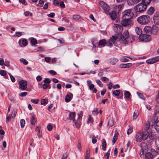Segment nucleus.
Instances as JSON below:
<instances>
[{
    "instance_id": "1",
    "label": "nucleus",
    "mask_w": 159,
    "mask_h": 159,
    "mask_svg": "<svg viewBox=\"0 0 159 159\" xmlns=\"http://www.w3.org/2000/svg\"><path fill=\"white\" fill-rule=\"evenodd\" d=\"M115 36L117 41L121 43L126 44L129 37V34L128 30H125L122 34H118Z\"/></svg>"
},
{
    "instance_id": "2",
    "label": "nucleus",
    "mask_w": 159,
    "mask_h": 159,
    "mask_svg": "<svg viewBox=\"0 0 159 159\" xmlns=\"http://www.w3.org/2000/svg\"><path fill=\"white\" fill-rule=\"evenodd\" d=\"M150 17L147 15H143L139 17L137 19V21L141 25H145L148 24L150 21Z\"/></svg>"
},
{
    "instance_id": "3",
    "label": "nucleus",
    "mask_w": 159,
    "mask_h": 159,
    "mask_svg": "<svg viewBox=\"0 0 159 159\" xmlns=\"http://www.w3.org/2000/svg\"><path fill=\"white\" fill-rule=\"evenodd\" d=\"M147 7V4L141 2L134 7V10L136 12H142L145 10Z\"/></svg>"
},
{
    "instance_id": "4",
    "label": "nucleus",
    "mask_w": 159,
    "mask_h": 159,
    "mask_svg": "<svg viewBox=\"0 0 159 159\" xmlns=\"http://www.w3.org/2000/svg\"><path fill=\"white\" fill-rule=\"evenodd\" d=\"M134 16V13L132 12L130 9L125 10L124 12V14L122 16V19H126L127 20H130Z\"/></svg>"
},
{
    "instance_id": "5",
    "label": "nucleus",
    "mask_w": 159,
    "mask_h": 159,
    "mask_svg": "<svg viewBox=\"0 0 159 159\" xmlns=\"http://www.w3.org/2000/svg\"><path fill=\"white\" fill-rule=\"evenodd\" d=\"M139 39L141 41L148 42L151 40V36L150 35L147 34H143L139 36Z\"/></svg>"
},
{
    "instance_id": "6",
    "label": "nucleus",
    "mask_w": 159,
    "mask_h": 159,
    "mask_svg": "<svg viewBox=\"0 0 159 159\" xmlns=\"http://www.w3.org/2000/svg\"><path fill=\"white\" fill-rule=\"evenodd\" d=\"M19 89L22 90H25L27 88V82L23 80H20L19 83Z\"/></svg>"
},
{
    "instance_id": "7",
    "label": "nucleus",
    "mask_w": 159,
    "mask_h": 159,
    "mask_svg": "<svg viewBox=\"0 0 159 159\" xmlns=\"http://www.w3.org/2000/svg\"><path fill=\"white\" fill-rule=\"evenodd\" d=\"M121 24L122 25L125 26L128 25H131L133 24V23L130 20L122 19V20L121 22Z\"/></svg>"
},
{
    "instance_id": "8",
    "label": "nucleus",
    "mask_w": 159,
    "mask_h": 159,
    "mask_svg": "<svg viewBox=\"0 0 159 159\" xmlns=\"http://www.w3.org/2000/svg\"><path fill=\"white\" fill-rule=\"evenodd\" d=\"M117 40L115 35H112L111 37L106 42V44L107 46L112 47L113 45L112 43H114Z\"/></svg>"
},
{
    "instance_id": "9",
    "label": "nucleus",
    "mask_w": 159,
    "mask_h": 159,
    "mask_svg": "<svg viewBox=\"0 0 159 159\" xmlns=\"http://www.w3.org/2000/svg\"><path fill=\"white\" fill-rule=\"evenodd\" d=\"M99 4L106 13H107L108 12L109 9V7L104 2L102 1L100 2Z\"/></svg>"
},
{
    "instance_id": "10",
    "label": "nucleus",
    "mask_w": 159,
    "mask_h": 159,
    "mask_svg": "<svg viewBox=\"0 0 159 159\" xmlns=\"http://www.w3.org/2000/svg\"><path fill=\"white\" fill-rule=\"evenodd\" d=\"M159 61V56L155 57L152 59L147 60L146 62L148 64H152Z\"/></svg>"
},
{
    "instance_id": "11",
    "label": "nucleus",
    "mask_w": 159,
    "mask_h": 159,
    "mask_svg": "<svg viewBox=\"0 0 159 159\" xmlns=\"http://www.w3.org/2000/svg\"><path fill=\"white\" fill-rule=\"evenodd\" d=\"M154 23L156 25L159 24V14L155 13L153 17Z\"/></svg>"
},
{
    "instance_id": "12",
    "label": "nucleus",
    "mask_w": 159,
    "mask_h": 159,
    "mask_svg": "<svg viewBox=\"0 0 159 159\" xmlns=\"http://www.w3.org/2000/svg\"><path fill=\"white\" fill-rule=\"evenodd\" d=\"M108 120L107 126L109 127H112L114 124V121L113 118L111 116H109L108 118Z\"/></svg>"
},
{
    "instance_id": "13",
    "label": "nucleus",
    "mask_w": 159,
    "mask_h": 159,
    "mask_svg": "<svg viewBox=\"0 0 159 159\" xmlns=\"http://www.w3.org/2000/svg\"><path fill=\"white\" fill-rule=\"evenodd\" d=\"M136 139L139 142H141L143 140L142 135V133L141 132H139L136 134Z\"/></svg>"
},
{
    "instance_id": "14",
    "label": "nucleus",
    "mask_w": 159,
    "mask_h": 159,
    "mask_svg": "<svg viewBox=\"0 0 159 159\" xmlns=\"http://www.w3.org/2000/svg\"><path fill=\"white\" fill-rule=\"evenodd\" d=\"M144 31L147 33L151 34L152 33V27L150 26H146L144 28Z\"/></svg>"
},
{
    "instance_id": "15",
    "label": "nucleus",
    "mask_w": 159,
    "mask_h": 159,
    "mask_svg": "<svg viewBox=\"0 0 159 159\" xmlns=\"http://www.w3.org/2000/svg\"><path fill=\"white\" fill-rule=\"evenodd\" d=\"M109 15L111 18L113 20H115L117 17L116 12L114 11L110 12Z\"/></svg>"
},
{
    "instance_id": "16",
    "label": "nucleus",
    "mask_w": 159,
    "mask_h": 159,
    "mask_svg": "<svg viewBox=\"0 0 159 159\" xmlns=\"http://www.w3.org/2000/svg\"><path fill=\"white\" fill-rule=\"evenodd\" d=\"M148 131H146L142 133V135L143 140H145L148 137Z\"/></svg>"
},
{
    "instance_id": "17",
    "label": "nucleus",
    "mask_w": 159,
    "mask_h": 159,
    "mask_svg": "<svg viewBox=\"0 0 159 159\" xmlns=\"http://www.w3.org/2000/svg\"><path fill=\"white\" fill-rule=\"evenodd\" d=\"M106 43V40L105 39H103L99 41L98 43V46L102 45V46H105Z\"/></svg>"
},
{
    "instance_id": "18",
    "label": "nucleus",
    "mask_w": 159,
    "mask_h": 159,
    "mask_svg": "<svg viewBox=\"0 0 159 159\" xmlns=\"http://www.w3.org/2000/svg\"><path fill=\"white\" fill-rule=\"evenodd\" d=\"M69 117L70 119L71 120L75 118V112H72L71 111H69Z\"/></svg>"
},
{
    "instance_id": "19",
    "label": "nucleus",
    "mask_w": 159,
    "mask_h": 159,
    "mask_svg": "<svg viewBox=\"0 0 159 159\" xmlns=\"http://www.w3.org/2000/svg\"><path fill=\"white\" fill-rule=\"evenodd\" d=\"M131 66V64L130 63H127L126 64H121L120 65V68H128Z\"/></svg>"
},
{
    "instance_id": "20",
    "label": "nucleus",
    "mask_w": 159,
    "mask_h": 159,
    "mask_svg": "<svg viewBox=\"0 0 159 159\" xmlns=\"http://www.w3.org/2000/svg\"><path fill=\"white\" fill-rule=\"evenodd\" d=\"M135 30L136 33L139 35V36H140L142 34V31L141 29L139 28L136 27L135 28Z\"/></svg>"
},
{
    "instance_id": "21",
    "label": "nucleus",
    "mask_w": 159,
    "mask_h": 159,
    "mask_svg": "<svg viewBox=\"0 0 159 159\" xmlns=\"http://www.w3.org/2000/svg\"><path fill=\"white\" fill-rule=\"evenodd\" d=\"M155 11L154 8L153 7H150L148 9L147 13L150 15H152Z\"/></svg>"
},
{
    "instance_id": "22",
    "label": "nucleus",
    "mask_w": 159,
    "mask_h": 159,
    "mask_svg": "<svg viewBox=\"0 0 159 159\" xmlns=\"http://www.w3.org/2000/svg\"><path fill=\"white\" fill-rule=\"evenodd\" d=\"M110 60V63L112 65H114L117 63L118 60L116 58H111Z\"/></svg>"
},
{
    "instance_id": "23",
    "label": "nucleus",
    "mask_w": 159,
    "mask_h": 159,
    "mask_svg": "<svg viewBox=\"0 0 159 159\" xmlns=\"http://www.w3.org/2000/svg\"><path fill=\"white\" fill-rule=\"evenodd\" d=\"M30 43L32 46H35L36 44L37 43V41L35 39L32 38L31 39Z\"/></svg>"
},
{
    "instance_id": "24",
    "label": "nucleus",
    "mask_w": 159,
    "mask_h": 159,
    "mask_svg": "<svg viewBox=\"0 0 159 159\" xmlns=\"http://www.w3.org/2000/svg\"><path fill=\"white\" fill-rule=\"evenodd\" d=\"M36 121V120L35 116H32L30 120V122L31 125H35Z\"/></svg>"
},
{
    "instance_id": "25",
    "label": "nucleus",
    "mask_w": 159,
    "mask_h": 159,
    "mask_svg": "<svg viewBox=\"0 0 159 159\" xmlns=\"http://www.w3.org/2000/svg\"><path fill=\"white\" fill-rule=\"evenodd\" d=\"M102 150L103 151H105L106 150V147L107 145L106 140L104 139H102Z\"/></svg>"
},
{
    "instance_id": "26",
    "label": "nucleus",
    "mask_w": 159,
    "mask_h": 159,
    "mask_svg": "<svg viewBox=\"0 0 159 159\" xmlns=\"http://www.w3.org/2000/svg\"><path fill=\"white\" fill-rule=\"evenodd\" d=\"M118 135V133H116L115 134L114 136L112 138V142L113 143H115L116 142V140L117 139V136Z\"/></svg>"
},
{
    "instance_id": "27",
    "label": "nucleus",
    "mask_w": 159,
    "mask_h": 159,
    "mask_svg": "<svg viewBox=\"0 0 159 159\" xmlns=\"http://www.w3.org/2000/svg\"><path fill=\"white\" fill-rule=\"evenodd\" d=\"M152 154L150 152H148L145 154L146 159H152Z\"/></svg>"
},
{
    "instance_id": "28",
    "label": "nucleus",
    "mask_w": 159,
    "mask_h": 159,
    "mask_svg": "<svg viewBox=\"0 0 159 159\" xmlns=\"http://www.w3.org/2000/svg\"><path fill=\"white\" fill-rule=\"evenodd\" d=\"M134 37L132 35H129V39L128 40L127 44L129 43H131L134 41Z\"/></svg>"
},
{
    "instance_id": "29",
    "label": "nucleus",
    "mask_w": 159,
    "mask_h": 159,
    "mask_svg": "<svg viewBox=\"0 0 159 159\" xmlns=\"http://www.w3.org/2000/svg\"><path fill=\"white\" fill-rule=\"evenodd\" d=\"M131 94L128 91H125L124 93L125 97L127 99L129 98Z\"/></svg>"
},
{
    "instance_id": "30",
    "label": "nucleus",
    "mask_w": 159,
    "mask_h": 159,
    "mask_svg": "<svg viewBox=\"0 0 159 159\" xmlns=\"http://www.w3.org/2000/svg\"><path fill=\"white\" fill-rule=\"evenodd\" d=\"M17 110L16 109H14L13 110L12 112V114L11 115L12 118H13L16 116L17 113Z\"/></svg>"
},
{
    "instance_id": "31",
    "label": "nucleus",
    "mask_w": 159,
    "mask_h": 159,
    "mask_svg": "<svg viewBox=\"0 0 159 159\" xmlns=\"http://www.w3.org/2000/svg\"><path fill=\"white\" fill-rule=\"evenodd\" d=\"M136 0H128L127 3L129 5H133L135 3H136Z\"/></svg>"
},
{
    "instance_id": "32",
    "label": "nucleus",
    "mask_w": 159,
    "mask_h": 159,
    "mask_svg": "<svg viewBox=\"0 0 159 159\" xmlns=\"http://www.w3.org/2000/svg\"><path fill=\"white\" fill-rule=\"evenodd\" d=\"M157 118L156 117H155L153 119H152L150 122V125H151V126H152L155 123L156 124V123L157 122Z\"/></svg>"
},
{
    "instance_id": "33",
    "label": "nucleus",
    "mask_w": 159,
    "mask_h": 159,
    "mask_svg": "<svg viewBox=\"0 0 159 159\" xmlns=\"http://www.w3.org/2000/svg\"><path fill=\"white\" fill-rule=\"evenodd\" d=\"M21 62H22L25 65H27L28 64V62L24 58H21L20 60Z\"/></svg>"
},
{
    "instance_id": "34",
    "label": "nucleus",
    "mask_w": 159,
    "mask_h": 159,
    "mask_svg": "<svg viewBox=\"0 0 159 159\" xmlns=\"http://www.w3.org/2000/svg\"><path fill=\"white\" fill-rule=\"evenodd\" d=\"M120 94V91L119 90H114L113 92V94L115 96H118Z\"/></svg>"
},
{
    "instance_id": "35",
    "label": "nucleus",
    "mask_w": 159,
    "mask_h": 159,
    "mask_svg": "<svg viewBox=\"0 0 159 159\" xmlns=\"http://www.w3.org/2000/svg\"><path fill=\"white\" fill-rule=\"evenodd\" d=\"M154 128L157 131L159 132V120L156 123V125L154 126Z\"/></svg>"
},
{
    "instance_id": "36",
    "label": "nucleus",
    "mask_w": 159,
    "mask_h": 159,
    "mask_svg": "<svg viewBox=\"0 0 159 159\" xmlns=\"http://www.w3.org/2000/svg\"><path fill=\"white\" fill-rule=\"evenodd\" d=\"M72 18L75 20H79L80 19V17L79 15H75L73 16Z\"/></svg>"
},
{
    "instance_id": "37",
    "label": "nucleus",
    "mask_w": 159,
    "mask_h": 159,
    "mask_svg": "<svg viewBox=\"0 0 159 159\" xmlns=\"http://www.w3.org/2000/svg\"><path fill=\"white\" fill-rule=\"evenodd\" d=\"M89 152L90 150L89 149H88L86 150V154L85 156V159H89Z\"/></svg>"
},
{
    "instance_id": "38",
    "label": "nucleus",
    "mask_w": 159,
    "mask_h": 159,
    "mask_svg": "<svg viewBox=\"0 0 159 159\" xmlns=\"http://www.w3.org/2000/svg\"><path fill=\"white\" fill-rule=\"evenodd\" d=\"M122 6L121 5H118L116 6V9L118 11H119L122 8Z\"/></svg>"
},
{
    "instance_id": "39",
    "label": "nucleus",
    "mask_w": 159,
    "mask_h": 159,
    "mask_svg": "<svg viewBox=\"0 0 159 159\" xmlns=\"http://www.w3.org/2000/svg\"><path fill=\"white\" fill-rule=\"evenodd\" d=\"M25 124V121L24 119H21L20 121V125L21 128L24 127Z\"/></svg>"
},
{
    "instance_id": "40",
    "label": "nucleus",
    "mask_w": 159,
    "mask_h": 159,
    "mask_svg": "<svg viewBox=\"0 0 159 159\" xmlns=\"http://www.w3.org/2000/svg\"><path fill=\"white\" fill-rule=\"evenodd\" d=\"M71 100L70 97L68 95H67L65 97V101L66 102H69Z\"/></svg>"
},
{
    "instance_id": "41",
    "label": "nucleus",
    "mask_w": 159,
    "mask_h": 159,
    "mask_svg": "<svg viewBox=\"0 0 159 159\" xmlns=\"http://www.w3.org/2000/svg\"><path fill=\"white\" fill-rule=\"evenodd\" d=\"M115 28H116L117 29H119V31H120V30H121L123 29L122 27L120 25L116 24L115 25Z\"/></svg>"
},
{
    "instance_id": "42",
    "label": "nucleus",
    "mask_w": 159,
    "mask_h": 159,
    "mask_svg": "<svg viewBox=\"0 0 159 159\" xmlns=\"http://www.w3.org/2000/svg\"><path fill=\"white\" fill-rule=\"evenodd\" d=\"M89 118L88 119L87 122L88 123H92L93 122V120L92 117L91 116V115H89Z\"/></svg>"
},
{
    "instance_id": "43",
    "label": "nucleus",
    "mask_w": 159,
    "mask_h": 159,
    "mask_svg": "<svg viewBox=\"0 0 159 159\" xmlns=\"http://www.w3.org/2000/svg\"><path fill=\"white\" fill-rule=\"evenodd\" d=\"M48 102V100H46L45 99H42L41 101V103L42 105H45L47 104Z\"/></svg>"
},
{
    "instance_id": "44",
    "label": "nucleus",
    "mask_w": 159,
    "mask_h": 159,
    "mask_svg": "<svg viewBox=\"0 0 159 159\" xmlns=\"http://www.w3.org/2000/svg\"><path fill=\"white\" fill-rule=\"evenodd\" d=\"M98 113V110L97 108H95L92 111L93 115L96 116Z\"/></svg>"
},
{
    "instance_id": "45",
    "label": "nucleus",
    "mask_w": 159,
    "mask_h": 159,
    "mask_svg": "<svg viewBox=\"0 0 159 159\" xmlns=\"http://www.w3.org/2000/svg\"><path fill=\"white\" fill-rule=\"evenodd\" d=\"M139 115V113L137 111L134 112V115L133 117L134 119H135L138 117Z\"/></svg>"
},
{
    "instance_id": "46",
    "label": "nucleus",
    "mask_w": 159,
    "mask_h": 159,
    "mask_svg": "<svg viewBox=\"0 0 159 159\" xmlns=\"http://www.w3.org/2000/svg\"><path fill=\"white\" fill-rule=\"evenodd\" d=\"M22 44L24 46H26L28 44L27 40L25 39H23L22 40Z\"/></svg>"
},
{
    "instance_id": "47",
    "label": "nucleus",
    "mask_w": 159,
    "mask_h": 159,
    "mask_svg": "<svg viewBox=\"0 0 159 159\" xmlns=\"http://www.w3.org/2000/svg\"><path fill=\"white\" fill-rule=\"evenodd\" d=\"M137 93L139 97L140 98H141V99H143V100H145V98L144 97V96H143V94L141 93H139L138 92H137Z\"/></svg>"
},
{
    "instance_id": "48",
    "label": "nucleus",
    "mask_w": 159,
    "mask_h": 159,
    "mask_svg": "<svg viewBox=\"0 0 159 159\" xmlns=\"http://www.w3.org/2000/svg\"><path fill=\"white\" fill-rule=\"evenodd\" d=\"M0 74L3 76H5L6 74V72L5 70H0Z\"/></svg>"
},
{
    "instance_id": "49",
    "label": "nucleus",
    "mask_w": 159,
    "mask_h": 159,
    "mask_svg": "<svg viewBox=\"0 0 159 159\" xmlns=\"http://www.w3.org/2000/svg\"><path fill=\"white\" fill-rule=\"evenodd\" d=\"M77 148L80 151H81V142L80 141H79L78 143V145Z\"/></svg>"
},
{
    "instance_id": "50",
    "label": "nucleus",
    "mask_w": 159,
    "mask_h": 159,
    "mask_svg": "<svg viewBox=\"0 0 159 159\" xmlns=\"http://www.w3.org/2000/svg\"><path fill=\"white\" fill-rule=\"evenodd\" d=\"M133 131V128L132 127H130L128 129L127 131V134H130Z\"/></svg>"
},
{
    "instance_id": "51",
    "label": "nucleus",
    "mask_w": 159,
    "mask_h": 159,
    "mask_svg": "<svg viewBox=\"0 0 159 159\" xmlns=\"http://www.w3.org/2000/svg\"><path fill=\"white\" fill-rule=\"evenodd\" d=\"M27 94V93L26 92H24L21 93L19 94V96L22 97H25Z\"/></svg>"
},
{
    "instance_id": "52",
    "label": "nucleus",
    "mask_w": 159,
    "mask_h": 159,
    "mask_svg": "<svg viewBox=\"0 0 159 159\" xmlns=\"http://www.w3.org/2000/svg\"><path fill=\"white\" fill-rule=\"evenodd\" d=\"M151 0H143L142 2L146 4H148L150 3Z\"/></svg>"
},
{
    "instance_id": "53",
    "label": "nucleus",
    "mask_w": 159,
    "mask_h": 159,
    "mask_svg": "<svg viewBox=\"0 0 159 159\" xmlns=\"http://www.w3.org/2000/svg\"><path fill=\"white\" fill-rule=\"evenodd\" d=\"M46 84H49L51 80L50 79L47 78H46L43 81Z\"/></svg>"
},
{
    "instance_id": "54",
    "label": "nucleus",
    "mask_w": 159,
    "mask_h": 159,
    "mask_svg": "<svg viewBox=\"0 0 159 159\" xmlns=\"http://www.w3.org/2000/svg\"><path fill=\"white\" fill-rule=\"evenodd\" d=\"M48 72L53 75H55L57 74V72L53 70H50L48 71Z\"/></svg>"
},
{
    "instance_id": "55",
    "label": "nucleus",
    "mask_w": 159,
    "mask_h": 159,
    "mask_svg": "<svg viewBox=\"0 0 159 159\" xmlns=\"http://www.w3.org/2000/svg\"><path fill=\"white\" fill-rule=\"evenodd\" d=\"M96 82L99 85L100 87H102L103 86V84L102 82L100 81L99 80H96Z\"/></svg>"
},
{
    "instance_id": "56",
    "label": "nucleus",
    "mask_w": 159,
    "mask_h": 159,
    "mask_svg": "<svg viewBox=\"0 0 159 159\" xmlns=\"http://www.w3.org/2000/svg\"><path fill=\"white\" fill-rule=\"evenodd\" d=\"M45 61L47 63H49L51 61V58L49 57H45L44 58Z\"/></svg>"
},
{
    "instance_id": "57",
    "label": "nucleus",
    "mask_w": 159,
    "mask_h": 159,
    "mask_svg": "<svg viewBox=\"0 0 159 159\" xmlns=\"http://www.w3.org/2000/svg\"><path fill=\"white\" fill-rule=\"evenodd\" d=\"M55 16V14L54 13L52 12L50 14H48L47 16L51 18H53L54 16Z\"/></svg>"
},
{
    "instance_id": "58",
    "label": "nucleus",
    "mask_w": 159,
    "mask_h": 159,
    "mask_svg": "<svg viewBox=\"0 0 159 159\" xmlns=\"http://www.w3.org/2000/svg\"><path fill=\"white\" fill-rule=\"evenodd\" d=\"M68 157V154L66 153H64L61 159H66Z\"/></svg>"
},
{
    "instance_id": "59",
    "label": "nucleus",
    "mask_w": 159,
    "mask_h": 159,
    "mask_svg": "<svg viewBox=\"0 0 159 159\" xmlns=\"http://www.w3.org/2000/svg\"><path fill=\"white\" fill-rule=\"evenodd\" d=\"M78 119H81L83 116V112L82 111H81L80 113H78Z\"/></svg>"
},
{
    "instance_id": "60",
    "label": "nucleus",
    "mask_w": 159,
    "mask_h": 159,
    "mask_svg": "<svg viewBox=\"0 0 159 159\" xmlns=\"http://www.w3.org/2000/svg\"><path fill=\"white\" fill-rule=\"evenodd\" d=\"M101 79L104 82H105L107 81H108L109 79L108 78L105 77H102Z\"/></svg>"
},
{
    "instance_id": "61",
    "label": "nucleus",
    "mask_w": 159,
    "mask_h": 159,
    "mask_svg": "<svg viewBox=\"0 0 159 159\" xmlns=\"http://www.w3.org/2000/svg\"><path fill=\"white\" fill-rule=\"evenodd\" d=\"M97 139L94 136H93L92 139V142L93 144H95L97 142Z\"/></svg>"
},
{
    "instance_id": "62",
    "label": "nucleus",
    "mask_w": 159,
    "mask_h": 159,
    "mask_svg": "<svg viewBox=\"0 0 159 159\" xmlns=\"http://www.w3.org/2000/svg\"><path fill=\"white\" fill-rule=\"evenodd\" d=\"M155 144L157 147L159 146V137L156 139L155 141Z\"/></svg>"
},
{
    "instance_id": "63",
    "label": "nucleus",
    "mask_w": 159,
    "mask_h": 159,
    "mask_svg": "<svg viewBox=\"0 0 159 159\" xmlns=\"http://www.w3.org/2000/svg\"><path fill=\"white\" fill-rule=\"evenodd\" d=\"M120 60L122 62H127L129 60L127 58L123 57L120 58Z\"/></svg>"
},
{
    "instance_id": "64",
    "label": "nucleus",
    "mask_w": 159,
    "mask_h": 159,
    "mask_svg": "<svg viewBox=\"0 0 159 159\" xmlns=\"http://www.w3.org/2000/svg\"><path fill=\"white\" fill-rule=\"evenodd\" d=\"M48 86V85L46 83L43 84L42 85V87L43 89H46Z\"/></svg>"
}]
</instances>
